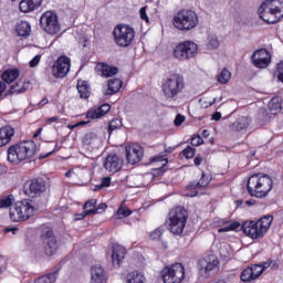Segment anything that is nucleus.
Wrapping results in <instances>:
<instances>
[{"mask_svg":"<svg viewBox=\"0 0 283 283\" xmlns=\"http://www.w3.org/2000/svg\"><path fill=\"white\" fill-rule=\"evenodd\" d=\"M70 57L62 55L53 63L52 74L55 78H65L70 72Z\"/></svg>","mask_w":283,"mask_h":283,"instance_id":"nucleus-13","label":"nucleus"},{"mask_svg":"<svg viewBox=\"0 0 283 283\" xmlns=\"http://www.w3.org/2000/svg\"><path fill=\"white\" fill-rule=\"evenodd\" d=\"M3 92H6V82L0 81V97L2 96Z\"/></svg>","mask_w":283,"mask_h":283,"instance_id":"nucleus-61","label":"nucleus"},{"mask_svg":"<svg viewBox=\"0 0 283 283\" xmlns=\"http://www.w3.org/2000/svg\"><path fill=\"white\" fill-rule=\"evenodd\" d=\"M151 163H161V167H165V165H167V159L158 156L153 158Z\"/></svg>","mask_w":283,"mask_h":283,"instance_id":"nucleus-55","label":"nucleus"},{"mask_svg":"<svg viewBox=\"0 0 283 283\" xmlns=\"http://www.w3.org/2000/svg\"><path fill=\"white\" fill-rule=\"evenodd\" d=\"M74 174V169H70L65 172L66 178H72V175Z\"/></svg>","mask_w":283,"mask_h":283,"instance_id":"nucleus-64","label":"nucleus"},{"mask_svg":"<svg viewBox=\"0 0 283 283\" xmlns=\"http://www.w3.org/2000/svg\"><path fill=\"white\" fill-rule=\"evenodd\" d=\"M182 155L185 156V158H188V159L193 158V156H196V148L188 146L182 150Z\"/></svg>","mask_w":283,"mask_h":283,"instance_id":"nucleus-44","label":"nucleus"},{"mask_svg":"<svg viewBox=\"0 0 283 283\" xmlns=\"http://www.w3.org/2000/svg\"><path fill=\"white\" fill-rule=\"evenodd\" d=\"M264 3L270 7V10H275L276 14L283 17V0H265Z\"/></svg>","mask_w":283,"mask_h":283,"instance_id":"nucleus-34","label":"nucleus"},{"mask_svg":"<svg viewBox=\"0 0 283 283\" xmlns=\"http://www.w3.org/2000/svg\"><path fill=\"white\" fill-rule=\"evenodd\" d=\"M118 218H128V216H132V210L127 208H119L117 210Z\"/></svg>","mask_w":283,"mask_h":283,"instance_id":"nucleus-45","label":"nucleus"},{"mask_svg":"<svg viewBox=\"0 0 283 283\" xmlns=\"http://www.w3.org/2000/svg\"><path fill=\"white\" fill-rule=\"evenodd\" d=\"M60 149H61V147H59V144L54 143V149H52L51 151H49L44 155H40L39 160H43V158H50V156H52V154H54V151H59Z\"/></svg>","mask_w":283,"mask_h":283,"instance_id":"nucleus-46","label":"nucleus"},{"mask_svg":"<svg viewBox=\"0 0 283 283\" xmlns=\"http://www.w3.org/2000/svg\"><path fill=\"white\" fill-rule=\"evenodd\" d=\"M94 207H96V199H90L88 201H86V202L84 203L83 209H84L85 211H87V210H90V209H96V208H94Z\"/></svg>","mask_w":283,"mask_h":283,"instance_id":"nucleus-49","label":"nucleus"},{"mask_svg":"<svg viewBox=\"0 0 283 283\" xmlns=\"http://www.w3.org/2000/svg\"><path fill=\"white\" fill-rule=\"evenodd\" d=\"M218 81H219V83H221L222 85H227V83H229V81H231V72H229V70L224 69V70L221 71V73L219 74Z\"/></svg>","mask_w":283,"mask_h":283,"instance_id":"nucleus-39","label":"nucleus"},{"mask_svg":"<svg viewBox=\"0 0 283 283\" xmlns=\"http://www.w3.org/2000/svg\"><path fill=\"white\" fill-rule=\"evenodd\" d=\"M139 14H140V19H143V21H146V23H149V17L147 15V7H143L139 10Z\"/></svg>","mask_w":283,"mask_h":283,"instance_id":"nucleus-50","label":"nucleus"},{"mask_svg":"<svg viewBox=\"0 0 283 283\" xmlns=\"http://www.w3.org/2000/svg\"><path fill=\"white\" fill-rule=\"evenodd\" d=\"M249 125H251L249 117H240L231 124L230 128L232 132H242V129H247Z\"/></svg>","mask_w":283,"mask_h":283,"instance_id":"nucleus-28","label":"nucleus"},{"mask_svg":"<svg viewBox=\"0 0 283 283\" xmlns=\"http://www.w3.org/2000/svg\"><path fill=\"white\" fill-rule=\"evenodd\" d=\"M56 120H59V117L56 116L46 118L48 125H52V123H56Z\"/></svg>","mask_w":283,"mask_h":283,"instance_id":"nucleus-60","label":"nucleus"},{"mask_svg":"<svg viewBox=\"0 0 283 283\" xmlns=\"http://www.w3.org/2000/svg\"><path fill=\"white\" fill-rule=\"evenodd\" d=\"M123 158H120L117 155H108L103 164V167L106 169V171H109L111 174H116L117 171H120L123 169Z\"/></svg>","mask_w":283,"mask_h":283,"instance_id":"nucleus-19","label":"nucleus"},{"mask_svg":"<svg viewBox=\"0 0 283 283\" xmlns=\"http://www.w3.org/2000/svg\"><path fill=\"white\" fill-rule=\"evenodd\" d=\"M260 275H262V268L252 265L241 272V280L242 282H251L253 280H258Z\"/></svg>","mask_w":283,"mask_h":283,"instance_id":"nucleus-20","label":"nucleus"},{"mask_svg":"<svg viewBox=\"0 0 283 283\" xmlns=\"http://www.w3.org/2000/svg\"><path fill=\"white\" fill-rule=\"evenodd\" d=\"M28 87H30V82H18L10 86L8 94H23Z\"/></svg>","mask_w":283,"mask_h":283,"instance_id":"nucleus-32","label":"nucleus"},{"mask_svg":"<svg viewBox=\"0 0 283 283\" xmlns=\"http://www.w3.org/2000/svg\"><path fill=\"white\" fill-rule=\"evenodd\" d=\"M145 282H146L145 274L138 271L129 272L126 275V283H145Z\"/></svg>","mask_w":283,"mask_h":283,"instance_id":"nucleus-33","label":"nucleus"},{"mask_svg":"<svg viewBox=\"0 0 283 283\" xmlns=\"http://www.w3.org/2000/svg\"><path fill=\"white\" fill-rule=\"evenodd\" d=\"M123 87V81L120 78L108 80L107 88L103 91L104 96H114Z\"/></svg>","mask_w":283,"mask_h":283,"instance_id":"nucleus-22","label":"nucleus"},{"mask_svg":"<svg viewBox=\"0 0 283 283\" xmlns=\"http://www.w3.org/2000/svg\"><path fill=\"white\" fill-rule=\"evenodd\" d=\"M122 126H123V122H120V119L118 118L112 119L108 126L109 134H112V132L116 129H120Z\"/></svg>","mask_w":283,"mask_h":283,"instance_id":"nucleus-41","label":"nucleus"},{"mask_svg":"<svg viewBox=\"0 0 283 283\" xmlns=\"http://www.w3.org/2000/svg\"><path fill=\"white\" fill-rule=\"evenodd\" d=\"M48 186H45V180L38 178L30 181L25 195L31 198H39L42 193H45Z\"/></svg>","mask_w":283,"mask_h":283,"instance_id":"nucleus-16","label":"nucleus"},{"mask_svg":"<svg viewBox=\"0 0 283 283\" xmlns=\"http://www.w3.org/2000/svg\"><path fill=\"white\" fill-rule=\"evenodd\" d=\"M163 238V229L158 228L150 233V240H160Z\"/></svg>","mask_w":283,"mask_h":283,"instance_id":"nucleus-47","label":"nucleus"},{"mask_svg":"<svg viewBox=\"0 0 283 283\" xmlns=\"http://www.w3.org/2000/svg\"><path fill=\"white\" fill-rule=\"evenodd\" d=\"M202 143H205V140L202 139V137H200V135L191 138V145H193L195 147H199V145H202Z\"/></svg>","mask_w":283,"mask_h":283,"instance_id":"nucleus-51","label":"nucleus"},{"mask_svg":"<svg viewBox=\"0 0 283 283\" xmlns=\"http://www.w3.org/2000/svg\"><path fill=\"white\" fill-rule=\"evenodd\" d=\"M220 118H222V113H220V112H216L212 115V120H220Z\"/></svg>","mask_w":283,"mask_h":283,"instance_id":"nucleus-59","label":"nucleus"},{"mask_svg":"<svg viewBox=\"0 0 283 283\" xmlns=\"http://www.w3.org/2000/svg\"><path fill=\"white\" fill-rule=\"evenodd\" d=\"M13 200L12 196L0 198V209H8V207H12Z\"/></svg>","mask_w":283,"mask_h":283,"instance_id":"nucleus-40","label":"nucleus"},{"mask_svg":"<svg viewBox=\"0 0 283 283\" xmlns=\"http://www.w3.org/2000/svg\"><path fill=\"white\" fill-rule=\"evenodd\" d=\"M15 32L18 36H30L32 27H30V22L21 20L15 25Z\"/></svg>","mask_w":283,"mask_h":283,"instance_id":"nucleus-29","label":"nucleus"},{"mask_svg":"<svg viewBox=\"0 0 283 283\" xmlns=\"http://www.w3.org/2000/svg\"><path fill=\"white\" fill-rule=\"evenodd\" d=\"M254 266H260L261 269V275L262 273H264L265 269H269V266H271V260H268L263 263H260V264H254Z\"/></svg>","mask_w":283,"mask_h":283,"instance_id":"nucleus-52","label":"nucleus"},{"mask_svg":"<svg viewBox=\"0 0 283 283\" xmlns=\"http://www.w3.org/2000/svg\"><path fill=\"white\" fill-rule=\"evenodd\" d=\"M185 123V116L184 115H180L178 114L175 118V125L176 127H180L181 124Z\"/></svg>","mask_w":283,"mask_h":283,"instance_id":"nucleus-54","label":"nucleus"},{"mask_svg":"<svg viewBox=\"0 0 283 283\" xmlns=\"http://www.w3.org/2000/svg\"><path fill=\"white\" fill-rule=\"evenodd\" d=\"M126 251L122 245H114L112 253V261L114 266H120L123 260H125Z\"/></svg>","mask_w":283,"mask_h":283,"instance_id":"nucleus-24","label":"nucleus"},{"mask_svg":"<svg viewBox=\"0 0 283 283\" xmlns=\"http://www.w3.org/2000/svg\"><path fill=\"white\" fill-rule=\"evenodd\" d=\"M143 147L138 144L126 146V159L130 165H136L143 160Z\"/></svg>","mask_w":283,"mask_h":283,"instance_id":"nucleus-18","label":"nucleus"},{"mask_svg":"<svg viewBox=\"0 0 283 283\" xmlns=\"http://www.w3.org/2000/svg\"><path fill=\"white\" fill-rule=\"evenodd\" d=\"M161 275L165 283H181L185 280V266L182 263L166 266L163 269Z\"/></svg>","mask_w":283,"mask_h":283,"instance_id":"nucleus-11","label":"nucleus"},{"mask_svg":"<svg viewBox=\"0 0 283 283\" xmlns=\"http://www.w3.org/2000/svg\"><path fill=\"white\" fill-rule=\"evenodd\" d=\"M10 231H12L13 235H17L19 228H6L4 229V233H10Z\"/></svg>","mask_w":283,"mask_h":283,"instance_id":"nucleus-58","label":"nucleus"},{"mask_svg":"<svg viewBox=\"0 0 283 283\" xmlns=\"http://www.w3.org/2000/svg\"><path fill=\"white\" fill-rule=\"evenodd\" d=\"M21 73L19 72V70L17 69H9L7 71H4L1 75L2 81H4V83H14V81H17V78H19V75Z\"/></svg>","mask_w":283,"mask_h":283,"instance_id":"nucleus-30","label":"nucleus"},{"mask_svg":"<svg viewBox=\"0 0 283 283\" xmlns=\"http://www.w3.org/2000/svg\"><path fill=\"white\" fill-rule=\"evenodd\" d=\"M107 280V272L101 265H93L91 268V283H103Z\"/></svg>","mask_w":283,"mask_h":283,"instance_id":"nucleus-21","label":"nucleus"},{"mask_svg":"<svg viewBox=\"0 0 283 283\" xmlns=\"http://www.w3.org/2000/svg\"><path fill=\"white\" fill-rule=\"evenodd\" d=\"M43 0H22L19 4L20 12H34L36 8H41Z\"/></svg>","mask_w":283,"mask_h":283,"instance_id":"nucleus-23","label":"nucleus"},{"mask_svg":"<svg viewBox=\"0 0 283 283\" xmlns=\"http://www.w3.org/2000/svg\"><path fill=\"white\" fill-rule=\"evenodd\" d=\"M247 189L253 198H266L273 191V179L266 174H254L248 179Z\"/></svg>","mask_w":283,"mask_h":283,"instance_id":"nucleus-2","label":"nucleus"},{"mask_svg":"<svg viewBox=\"0 0 283 283\" xmlns=\"http://www.w3.org/2000/svg\"><path fill=\"white\" fill-rule=\"evenodd\" d=\"M56 277H59V272L54 271V272H51L49 274H45V275H42V276L38 277L34 281V283H55Z\"/></svg>","mask_w":283,"mask_h":283,"instance_id":"nucleus-36","label":"nucleus"},{"mask_svg":"<svg viewBox=\"0 0 283 283\" xmlns=\"http://www.w3.org/2000/svg\"><path fill=\"white\" fill-rule=\"evenodd\" d=\"M189 213L185 208L177 207L169 212L168 227L174 235H180L185 231Z\"/></svg>","mask_w":283,"mask_h":283,"instance_id":"nucleus-7","label":"nucleus"},{"mask_svg":"<svg viewBox=\"0 0 283 283\" xmlns=\"http://www.w3.org/2000/svg\"><path fill=\"white\" fill-rule=\"evenodd\" d=\"M200 273L203 277H209L210 275H216L220 271V261L218 256L210 254L206 259L199 261Z\"/></svg>","mask_w":283,"mask_h":283,"instance_id":"nucleus-12","label":"nucleus"},{"mask_svg":"<svg viewBox=\"0 0 283 283\" xmlns=\"http://www.w3.org/2000/svg\"><path fill=\"white\" fill-rule=\"evenodd\" d=\"M34 211H36L34 201L23 200L18 201L10 208L9 216L12 222H23V220H30L34 216Z\"/></svg>","mask_w":283,"mask_h":283,"instance_id":"nucleus-5","label":"nucleus"},{"mask_svg":"<svg viewBox=\"0 0 283 283\" xmlns=\"http://www.w3.org/2000/svg\"><path fill=\"white\" fill-rule=\"evenodd\" d=\"M114 42L118 48H129L136 39V31L127 24H117L113 31Z\"/></svg>","mask_w":283,"mask_h":283,"instance_id":"nucleus-8","label":"nucleus"},{"mask_svg":"<svg viewBox=\"0 0 283 283\" xmlns=\"http://www.w3.org/2000/svg\"><path fill=\"white\" fill-rule=\"evenodd\" d=\"M193 163H195L196 167H200V165H202V158L196 157Z\"/></svg>","mask_w":283,"mask_h":283,"instance_id":"nucleus-62","label":"nucleus"},{"mask_svg":"<svg viewBox=\"0 0 283 283\" xmlns=\"http://www.w3.org/2000/svg\"><path fill=\"white\" fill-rule=\"evenodd\" d=\"M198 14L191 9H182L174 17V25L180 32H189L198 28Z\"/></svg>","mask_w":283,"mask_h":283,"instance_id":"nucleus-4","label":"nucleus"},{"mask_svg":"<svg viewBox=\"0 0 283 283\" xmlns=\"http://www.w3.org/2000/svg\"><path fill=\"white\" fill-rule=\"evenodd\" d=\"M40 25L46 34H59L61 32V24L59 23V15L54 11H45L40 18Z\"/></svg>","mask_w":283,"mask_h":283,"instance_id":"nucleus-10","label":"nucleus"},{"mask_svg":"<svg viewBox=\"0 0 283 283\" xmlns=\"http://www.w3.org/2000/svg\"><path fill=\"white\" fill-rule=\"evenodd\" d=\"M112 185V178L111 177H104L102 179L101 185L96 186L95 190L102 189L103 187H109Z\"/></svg>","mask_w":283,"mask_h":283,"instance_id":"nucleus-48","label":"nucleus"},{"mask_svg":"<svg viewBox=\"0 0 283 283\" xmlns=\"http://www.w3.org/2000/svg\"><path fill=\"white\" fill-rule=\"evenodd\" d=\"M41 63V55H35L30 62L29 65L30 67H36Z\"/></svg>","mask_w":283,"mask_h":283,"instance_id":"nucleus-53","label":"nucleus"},{"mask_svg":"<svg viewBox=\"0 0 283 283\" xmlns=\"http://www.w3.org/2000/svg\"><path fill=\"white\" fill-rule=\"evenodd\" d=\"M209 177H207L205 174L201 175V178L198 182L192 181L190 185L187 186V189H202L205 187H209Z\"/></svg>","mask_w":283,"mask_h":283,"instance_id":"nucleus-35","label":"nucleus"},{"mask_svg":"<svg viewBox=\"0 0 283 283\" xmlns=\"http://www.w3.org/2000/svg\"><path fill=\"white\" fill-rule=\"evenodd\" d=\"M95 213H98V210H94V209L84 210L82 213L75 214L74 220H83L85 216H95Z\"/></svg>","mask_w":283,"mask_h":283,"instance_id":"nucleus-42","label":"nucleus"},{"mask_svg":"<svg viewBox=\"0 0 283 283\" xmlns=\"http://www.w3.org/2000/svg\"><path fill=\"white\" fill-rule=\"evenodd\" d=\"M13 136H14V128L10 126L0 128V147H4V145H8V143L12 140Z\"/></svg>","mask_w":283,"mask_h":283,"instance_id":"nucleus-27","label":"nucleus"},{"mask_svg":"<svg viewBox=\"0 0 283 283\" xmlns=\"http://www.w3.org/2000/svg\"><path fill=\"white\" fill-rule=\"evenodd\" d=\"M8 161L12 165H19L23 160H30L34 158L36 154V144L32 140L22 142L8 148Z\"/></svg>","mask_w":283,"mask_h":283,"instance_id":"nucleus-3","label":"nucleus"},{"mask_svg":"<svg viewBox=\"0 0 283 283\" xmlns=\"http://www.w3.org/2000/svg\"><path fill=\"white\" fill-rule=\"evenodd\" d=\"M107 209V205L101 203L97 208L93 209V211H97L96 213H101V211H105Z\"/></svg>","mask_w":283,"mask_h":283,"instance_id":"nucleus-57","label":"nucleus"},{"mask_svg":"<svg viewBox=\"0 0 283 283\" xmlns=\"http://www.w3.org/2000/svg\"><path fill=\"white\" fill-rule=\"evenodd\" d=\"M273 222V216H265L260 221H244L241 224L239 221L221 223L219 233H227L228 231H243L245 235L252 238V240H260L264 238L266 231L271 228Z\"/></svg>","mask_w":283,"mask_h":283,"instance_id":"nucleus-1","label":"nucleus"},{"mask_svg":"<svg viewBox=\"0 0 283 283\" xmlns=\"http://www.w3.org/2000/svg\"><path fill=\"white\" fill-rule=\"evenodd\" d=\"M44 252L46 255H54L59 251V243L56 237L52 230L46 231L43 234Z\"/></svg>","mask_w":283,"mask_h":283,"instance_id":"nucleus-17","label":"nucleus"},{"mask_svg":"<svg viewBox=\"0 0 283 283\" xmlns=\"http://www.w3.org/2000/svg\"><path fill=\"white\" fill-rule=\"evenodd\" d=\"M198 54V44L193 41H184L178 43L172 51V56L177 61H191Z\"/></svg>","mask_w":283,"mask_h":283,"instance_id":"nucleus-9","label":"nucleus"},{"mask_svg":"<svg viewBox=\"0 0 283 283\" xmlns=\"http://www.w3.org/2000/svg\"><path fill=\"white\" fill-rule=\"evenodd\" d=\"M269 109L272 111L274 114L282 111V98L273 97L269 103Z\"/></svg>","mask_w":283,"mask_h":283,"instance_id":"nucleus-38","label":"nucleus"},{"mask_svg":"<svg viewBox=\"0 0 283 283\" xmlns=\"http://www.w3.org/2000/svg\"><path fill=\"white\" fill-rule=\"evenodd\" d=\"M185 90V77L180 74L168 76L161 84V92L166 98H176Z\"/></svg>","mask_w":283,"mask_h":283,"instance_id":"nucleus-6","label":"nucleus"},{"mask_svg":"<svg viewBox=\"0 0 283 283\" xmlns=\"http://www.w3.org/2000/svg\"><path fill=\"white\" fill-rule=\"evenodd\" d=\"M99 67L102 70V76L104 78H109L112 76H116V74L118 73V67L116 66H112L105 63H101Z\"/></svg>","mask_w":283,"mask_h":283,"instance_id":"nucleus-31","label":"nucleus"},{"mask_svg":"<svg viewBox=\"0 0 283 283\" xmlns=\"http://www.w3.org/2000/svg\"><path fill=\"white\" fill-rule=\"evenodd\" d=\"M109 109H112V106L109 104H103L97 108H92L86 113V117L87 118H101L102 116H105V114H107V112H109Z\"/></svg>","mask_w":283,"mask_h":283,"instance_id":"nucleus-25","label":"nucleus"},{"mask_svg":"<svg viewBox=\"0 0 283 283\" xmlns=\"http://www.w3.org/2000/svg\"><path fill=\"white\" fill-rule=\"evenodd\" d=\"M48 103H50V101H48V97H44L40 103L39 106L43 107L44 105H48Z\"/></svg>","mask_w":283,"mask_h":283,"instance_id":"nucleus-63","label":"nucleus"},{"mask_svg":"<svg viewBox=\"0 0 283 283\" xmlns=\"http://www.w3.org/2000/svg\"><path fill=\"white\" fill-rule=\"evenodd\" d=\"M220 48V41L216 36H210L208 40V50H218Z\"/></svg>","mask_w":283,"mask_h":283,"instance_id":"nucleus-43","label":"nucleus"},{"mask_svg":"<svg viewBox=\"0 0 283 283\" xmlns=\"http://www.w3.org/2000/svg\"><path fill=\"white\" fill-rule=\"evenodd\" d=\"M251 61L254 67H259V70H265L271 65V53L266 51V49L256 50L252 56Z\"/></svg>","mask_w":283,"mask_h":283,"instance_id":"nucleus-15","label":"nucleus"},{"mask_svg":"<svg viewBox=\"0 0 283 283\" xmlns=\"http://www.w3.org/2000/svg\"><path fill=\"white\" fill-rule=\"evenodd\" d=\"M260 19L270 25L277 23L282 19V14H277L275 10H271L268 3L263 2L258 10Z\"/></svg>","mask_w":283,"mask_h":283,"instance_id":"nucleus-14","label":"nucleus"},{"mask_svg":"<svg viewBox=\"0 0 283 283\" xmlns=\"http://www.w3.org/2000/svg\"><path fill=\"white\" fill-rule=\"evenodd\" d=\"M77 92L80 98H90V85L85 81L77 82Z\"/></svg>","mask_w":283,"mask_h":283,"instance_id":"nucleus-37","label":"nucleus"},{"mask_svg":"<svg viewBox=\"0 0 283 283\" xmlns=\"http://www.w3.org/2000/svg\"><path fill=\"white\" fill-rule=\"evenodd\" d=\"M83 145L92 147V149H98L101 147V138L96 133H88L83 137Z\"/></svg>","mask_w":283,"mask_h":283,"instance_id":"nucleus-26","label":"nucleus"},{"mask_svg":"<svg viewBox=\"0 0 283 283\" xmlns=\"http://www.w3.org/2000/svg\"><path fill=\"white\" fill-rule=\"evenodd\" d=\"M216 98H213L211 102H202L201 103V107L203 108V109H207V107H211V105H213L214 103H216Z\"/></svg>","mask_w":283,"mask_h":283,"instance_id":"nucleus-56","label":"nucleus"}]
</instances>
